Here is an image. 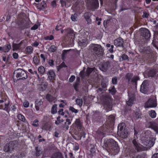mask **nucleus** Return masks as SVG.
<instances>
[{
  "instance_id": "obj_61",
  "label": "nucleus",
  "mask_w": 158,
  "mask_h": 158,
  "mask_svg": "<svg viewBox=\"0 0 158 158\" xmlns=\"http://www.w3.org/2000/svg\"><path fill=\"white\" fill-rule=\"evenodd\" d=\"M38 28V26L37 25L35 24L31 28V30H35L37 29Z\"/></svg>"
},
{
  "instance_id": "obj_42",
  "label": "nucleus",
  "mask_w": 158,
  "mask_h": 158,
  "mask_svg": "<svg viewBox=\"0 0 158 158\" xmlns=\"http://www.w3.org/2000/svg\"><path fill=\"white\" fill-rule=\"evenodd\" d=\"M33 60L34 63L35 64H39V63L40 62L37 56H34L33 57Z\"/></svg>"
},
{
  "instance_id": "obj_28",
  "label": "nucleus",
  "mask_w": 158,
  "mask_h": 158,
  "mask_svg": "<svg viewBox=\"0 0 158 158\" xmlns=\"http://www.w3.org/2000/svg\"><path fill=\"white\" fill-rule=\"evenodd\" d=\"M12 47L13 50L14 51L19 49L20 47V44H16L14 43L12 44Z\"/></svg>"
},
{
  "instance_id": "obj_32",
  "label": "nucleus",
  "mask_w": 158,
  "mask_h": 158,
  "mask_svg": "<svg viewBox=\"0 0 158 158\" xmlns=\"http://www.w3.org/2000/svg\"><path fill=\"white\" fill-rule=\"evenodd\" d=\"M76 103L80 106H82L83 102L82 99L81 98H77L76 99Z\"/></svg>"
},
{
  "instance_id": "obj_31",
  "label": "nucleus",
  "mask_w": 158,
  "mask_h": 158,
  "mask_svg": "<svg viewBox=\"0 0 158 158\" xmlns=\"http://www.w3.org/2000/svg\"><path fill=\"white\" fill-rule=\"evenodd\" d=\"M35 150L36 151L35 153L36 156H39L41 154L42 152L40 148H39L38 147H36Z\"/></svg>"
},
{
  "instance_id": "obj_16",
  "label": "nucleus",
  "mask_w": 158,
  "mask_h": 158,
  "mask_svg": "<svg viewBox=\"0 0 158 158\" xmlns=\"http://www.w3.org/2000/svg\"><path fill=\"white\" fill-rule=\"evenodd\" d=\"M118 135L123 138H126L128 134V131L127 129H124L120 132H118Z\"/></svg>"
},
{
  "instance_id": "obj_27",
  "label": "nucleus",
  "mask_w": 158,
  "mask_h": 158,
  "mask_svg": "<svg viewBox=\"0 0 158 158\" xmlns=\"http://www.w3.org/2000/svg\"><path fill=\"white\" fill-rule=\"evenodd\" d=\"M46 98L47 100L50 102H54L56 100V98L54 97L49 94H47Z\"/></svg>"
},
{
  "instance_id": "obj_33",
  "label": "nucleus",
  "mask_w": 158,
  "mask_h": 158,
  "mask_svg": "<svg viewBox=\"0 0 158 158\" xmlns=\"http://www.w3.org/2000/svg\"><path fill=\"white\" fill-rule=\"evenodd\" d=\"M95 152V147L93 145H92V147H91L90 149L89 150V152H90L89 155H90L91 156H93Z\"/></svg>"
},
{
  "instance_id": "obj_5",
  "label": "nucleus",
  "mask_w": 158,
  "mask_h": 158,
  "mask_svg": "<svg viewBox=\"0 0 158 158\" xmlns=\"http://www.w3.org/2000/svg\"><path fill=\"white\" fill-rule=\"evenodd\" d=\"M133 146L137 152L144 151L146 149L144 146L138 143L135 139H133L132 141Z\"/></svg>"
},
{
  "instance_id": "obj_22",
  "label": "nucleus",
  "mask_w": 158,
  "mask_h": 158,
  "mask_svg": "<svg viewBox=\"0 0 158 158\" xmlns=\"http://www.w3.org/2000/svg\"><path fill=\"white\" fill-rule=\"evenodd\" d=\"M48 74L49 79L51 80L54 79L55 75V73L52 70H49Z\"/></svg>"
},
{
  "instance_id": "obj_21",
  "label": "nucleus",
  "mask_w": 158,
  "mask_h": 158,
  "mask_svg": "<svg viewBox=\"0 0 158 158\" xmlns=\"http://www.w3.org/2000/svg\"><path fill=\"white\" fill-rule=\"evenodd\" d=\"M43 104V102L41 100H37L35 101V107L37 110H39Z\"/></svg>"
},
{
  "instance_id": "obj_12",
  "label": "nucleus",
  "mask_w": 158,
  "mask_h": 158,
  "mask_svg": "<svg viewBox=\"0 0 158 158\" xmlns=\"http://www.w3.org/2000/svg\"><path fill=\"white\" fill-rule=\"evenodd\" d=\"M87 40L85 37L80 38L78 40V44L81 46H85L87 45Z\"/></svg>"
},
{
  "instance_id": "obj_56",
  "label": "nucleus",
  "mask_w": 158,
  "mask_h": 158,
  "mask_svg": "<svg viewBox=\"0 0 158 158\" xmlns=\"http://www.w3.org/2000/svg\"><path fill=\"white\" fill-rule=\"evenodd\" d=\"M80 75L82 78H84L85 77L84 72L83 71H82L80 72Z\"/></svg>"
},
{
  "instance_id": "obj_44",
  "label": "nucleus",
  "mask_w": 158,
  "mask_h": 158,
  "mask_svg": "<svg viewBox=\"0 0 158 158\" xmlns=\"http://www.w3.org/2000/svg\"><path fill=\"white\" fill-rule=\"evenodd\" d=\"M77 15L76 14H74L73 15H72L71 16V19L73 21H76L77 19Z\"/></svg>"
},
{
  "instance_id": "obj_43",
  "label": "nucleus",
  "mask_w": 158,
  "mask_h": 158,
  "mask_svg": "<svg viewBox=\"0 0 158 158\" xmlns=\"http://www.w3.org/2000/svg\"><path fill=\"white\" fill-rule=\"evenodd\" d=\"M24 156V153L23 152H19L17 155H16V157L17 158H23Z\"/></svg>"
},
{
  "instance_id": "obj_6",
  "label": "nucleus",
  "mask_w": 158,
  "mask_h": 158,
  "mask_svg": "<svg viewBox=\"0 0 158 158\" xmlns=\"http://www.w3.org/2000/svg\"><path fill=\"white\" fill-rule=\"evenodd\" d=\"M104 107L106 108L107 111L110 110L112 108L111 99L109 97H106L103 101Z\"/></svg>"
},
{
  "instance_id": "obj_57",
  "label": "nucleus",
  "mask_w": 158,
  "mask_h": 158,
  "mask_svg": "<svg viewBox=\"0 0 158 158\" xmlns=\"http://www.w3.org/2000/svg\"><path fill=\"white\" fill-rule=\"evenodd\" d=\"M29 105V103L27 101H26L23 103V106L25 107H27Z\"/></svg>"
},
{
  "instance_id": "obj_45",
  "label": "nucleus",
  "mask_w": 158,
  "mask_h": 158,
  "mask_svg": "<svg viewBox=\"0 0 158 158\" xmlns=\"http://www.w3.org/2000/svg\"><path fill=\"white\" fill-rule=\"evenodd\" d=\"M110 92L112 94H114L116 92V90L114 86L111 88V89H109V90Z\"/></svg>"
},
{
  "instance_id": "obj_51",
  "label": "nucleus",
  "mask_w": 158,
  "mask_h": 158,
  "mask_svg": "<svg viewBox=\"0 0 158 158\" xmlns=\"http://www.w3.org/2000/svg\"><path fill=\"white\" fill-rule=\"evenodd\" d=\"M107 83L104 81H102L101 83V85L102 88H105L107 87Z\"/></svg>"
},
{
  "instance_id": "obj_59",
  "label": "nucleus",
  "mask_w": 158,
  "mask_h": 158,
  "mask_svg": "<svg viewBox=\"0 0 158 158\" xmlns=\"http://www.w3.org/2000/svg\"><path fill=\"white\" fill-rule=\"evenodd\" d=\"M9 104V103L8 102L7 104L6 103L5 104V107L4 109V110H6V111H8V106Z\"/></svg>"
},
{
  "instance_id": "obj_37",
  "label": "nucleus",
  "mask_w": 158,
  "mask_h": 158,
  "mask_svg": "<svg viewBox=\"0 0 158 158\" xmlns=\"http://www.w3.org/2000/svg\"><path fill=\"white\" fill-rule=\"evenodd\" d=\"M60 117L59 116L57 118V121H56L55 122L56 124L58 125L64 121V120L63 119H60Z\"/></svg>"
},
{
  "instance_id": "obj_26",
  "label": "nucleus",
  "mask_w": 158,
  "mask_h": 158,
  "mask_svg": "<svg viewBox=\"0 0 158 158\" xmlns=\"http://www.w3.org/2000/svg\"><path fill=\"white\" fill-rule=\"evenodd\" d=\"M125 123H122L119 124L118 127V132H120L122 131L125 129Z\"/></svg>"
},
{
  "instance_id": "obj_2",
  "label": "nucleus",
  "mask_w": 158,
  "mask_h": 158,
  "mask_svg": "<svg viewBox=\"0 0 158 158\" xmlns=\"http://www.w3.org/2000/svg\"><path fill=\"white\" fill-rule=\"evenodd\" d=\"M89 49L93 54L95 56L100 57L103 55L104 51L101 45L96 44H92Z\"/></svg>"
},
{
  "instance_id": "obj_30",
  "label": "nucleus",
  "mask_w": 158,
  "mask_h": 158,
  "mask_svg": "<svg viewBox=\"0 0 158 158\" xmlns=\"http://www.w3.org/2000/svg\"><path fill=\"white\" fill-rule=\"evenodd\" d=\"M3 51L5 52H8L11 48V45L10 44L5 45L3 47Z\"/></svg>"
},
{
  "instance_id": "obj_1",
  "label": "nucleus",
  "mask_w": 158,
  "mask_h": 158,
  "mask_svg": "<svg viewBox=\"0 0 158 158\" xmlns=\"http://www.w3.org/2000/svg\"><path fill=\"white\" fill-rule=\"evenodd\" d=\"M19 145V143L17 141H10L5 145L3 148L4 151L9 153H11L17 149Z\"/></svg>"
},
{
  "instance_id": "obj_25",
  "label": "nucleus",
  "mask_w": 158,
  "mask_h": 158,
  "mask_svg": "<svg viewBox=\"0 0 158 158\" xmlns=\"http://www.w3.org/2000/svg\"><path fill=\"white\" fill-rule=\"evenodd\" d=\"M114 117L113 115H110L109 116L108 118V120L107 122H110V125L111 126L114 125Z\"/></svg>"
},
{
  "instance_id": "obj_10",
  "label": "nucleus",
  "mask_w": 158,
  "mask_h": 158,
  "mask_svg": "<svg viewBox=\"0 0 158 158\" xmlns=\"http://www.w3.org/2000/svg\"><path fill=\"white\" fill-rule=\"evenodd\" d=\"M155 139L154 138H152L150 139L149 140L145 142L144 143V147L146 149L148 148L153 146L155 143Z\"/></svg>"
},
{
  "instance_id": "obj_35",
  "label": "nucleus",
  "mask_w": 158,
  "mask_h": 158,
  "mask_svg": "<svg viewBox=\"0 0 158 158\" xmlns=\"http://www.w3.org/2000/svg\"><path fill=\"white\" fill-rule=\"evenodd\" d=\"M93 69L92 68H88L86 69L85 76H88L93 71Z\"/></svg>"
},
{
  "instance_id": "obj_29",
  "label": "nucleus",
  "mask_w": 158,
  "mask_h": 158,
  "mask_svg": "<svg viewBox=\"0 0 158 158\" xmlns=\"http://www.w3.org/2000/svg\"><path fill=\"white\" fill-rule=\"evenodd\" d=\"M33 48L31 46H29L26 47L25 49V52L27 54H31L33 51Z\"/></svg>"
},
{
  "instance_id": "obj_19",
  "label": "nucleus",
  "mask_w": 158,
  "mask_h": 158,
  "mask_svg": "<svg viewBox=\"0 0 158 158\" xmlns=\"http://www.w3.org/2000/svg\"><path fill=\"white\" fill-rule=\"evenodd\" d=\"M91 15V14L88 12L85 13L84 15V18L88 23H90L91 22V20L90 19Z\"/></svg>"
},
{
  "instance_id": "obj_41",
  "label": "nucleus",
  "mask_w": 158,
  "mask_h": 158,
  "mask_svg": "<svg viewBox=\"0 0 158 158\" xmlns=\"http://www.w3.org/2000/svg\"><path fill=\"white\" fill-rule=\"evenodd\" d=\"M40 6L41 9H44L47 6V4L46 2L44 1H43L41 3Z\"/></svg>"
},
{
  "instance_id": "obj_40",
  "label": "nucleus",
  "mask_w": 158,
  "mask_h": 158,
  "mask_svg": "<svg viewBox=\"0 0 158 158\" xmlns=\"http://www.w3.org/2000/svg\"><path fill=\"white\" fill-rule=\"evenodd\" d=\"M133 76V75L132 73H128L126 74V79L129 81L131 79Z\"/></svg>"
},
{
  "instance_id": "obj_63",
  "label": "nucleus",
  "mask_w": 158,
  "mask_h": 158,
  "mask_svg": "<svg viewBox=\"0 0 158 158\" xmlns=\"http://www.w3.org/2000/svg\"><path fill=\"white\" fill-rule=\"evenodd\" d=\"M48 63L50 65L52 66L54 65V61L52 60H49Z\"/></svg>"
},
{
  "instance_id": "obj_23",
  "label": "nucleus",
  "mask_w": 158,
  "mask_h": 158,
  "mask_svg": "<svg viewBox=\"0 0 158 158\" xmlns=\"http://www.w3.org/2000/svg\"><path fill=\"white\" fill-rule=\"evenodd\" d=\"M51 158H64L62 154L60 152L54 153L51 156Z\"/></svg>"
},
{
  "instance_id": "obj_7",
  "label": "nucleus",
  "mask_w": 158,
  "mask_h": 158,
  "mask_svg": "<svg viewBox=\"0 0 158 158\" xmlns=\"http://www.w3.org/2000/svg\"><path fill=\"white\" fill-rule=\"evenodd\" d=\"M109 142L110 143L109 145L111 146L112 150L115 153H118L119 148L117 143L113 139H110Z\"/></svg>"
},
{
  "instance_id": "obj_50",
  "label": "nucleus",
  "mask_w": 158,
  "mask_h": 158,
  "mask_svg": "<svg viewBox=\"0 0 158 158\" xmlns=\"http://www.w3.org/2000/svg\"><path fill=\"white\" fill-rule=\"evenodd\" d=\"M117 77H116L112 78V82L113 84L116 85L117 84Z\"/></svg>"
},
{
  "instance_id": "obj_58",
  "label": "nucleus",
  "mask_w": 158,
  "mask_h": 158,
  "mask_svg": "<svg viewBox=\"0 0 158 158\" xmlns=\"http://www.w3.org/2000/svg\"><path fill=\"white\" fill-rule=\"evenodd\" d=\"M12 56L13 58L15 59H17L18 58V55L15 52L13 53Z\"/></svg>"
},
{
  "instance_id": "obj_11",
  "label": "nucleus",
  "mask_w": 158,
  "mask_h": 158,
  "mask_svg": "<svg viewBox=\"0 0 158 158\" xmlns=\"http://www.w3.org/2000/svg\"><path fill=\"white\" fill-rule=\"evenodd\" d=\"M156 101L155 99H149L146 103V106L147 107H154L156 106Z\"/></svg>"
},
{
  "instance_id": "obj_36",
  "label": "nucleus",
  "mask_w": 158,
  "mask_h": 158,
  "mask_svg": "<svg viewBox=\"0 0 158 158\" xmlns=\"http://www.w3.org/2000/svg\"><path fill=\"white\" fill-rule=\"evenodd\" d=\"M149 114L150 116L152 118H154L156 116V113L155 111L152 110L149 111Z\"/></svg>"
},
{
  "instance_id": "obj_38",
  "label": "nucleus",
  "mask_w": 158,
  "mask_h": 158,
  "mask_svg": "<svg viewBox=\"0 0 158 158\" xmlns=\"http://www.w3.org/2000/svg\"><path fill=\"white\" fill-rule=\"evenodd\" d=\"M38 70L39 72L42 74H44L45 71V68L43 66L40 67L38 68Z\"/></svg>"
},
{
  "instance_id": "obj_9",
  "label": "nucleus",
  "mask_w": 158,
  "mask_h": 158,
  "mask_svg": "<svg viewBox=\"0 0 158 158\" xmlns=\"http://www.w3.org/2000/svg\"><path fill=\"white\" fill-rule=\"evenodd\" d=\"M150 31L146 28H143L141 30V35L144 37L145 39L148 40L151 37Z\"/></svg>"
},
{
  "instance_id": "obj_34",
  "label": "nucleus",
  "mask_w": 158,
  "mask_h": 158,
  "mask_svg": "<svg viewBox=\"0 0 158 158\" xmlns=\"http://www.w3.org/2000/svg\"><path fill=\"white\" fill-rule=\"evenodd\" d=\"M57 106L56 104H54L51 110V112L52 114H54L57 112Z\"/></svg>"
},
{
  "instance_id": "obj_20",
  "label": "nucleus",
  "mask_w": 158,
  "mask_h": 158,
  "mask_svg": "<svg viewBox=\"0 0 158 158\" xmlns=\"http://www.w3.org/2000/svg\"><path fill=\"white\" fill-rule=\"evenodd\" d=\"M156 73V71L154 69L150 70L148 72L147 75L148 77H154Z\"/></svg>"
},
{
  "instance_id": "obj_39",
  "label": "nucleus",
  "mask_w": 158,
  "mask_h": 158,
  "mask_svg": "<svg viewBox=\"0 0 158 158\" xmlns=\"http://www.w3.org/2000/svg\"><path fill=\"white\" fill-rule=\"evenodd\" d=\"M56 48L55 46L52 45L51 46L48 50L51 52H54L56 51Z\"/></svg>"
},
{
  "instance_id": "obj_60",
  "label": "nucleus",
  "mask_w": 158,
  "mask_h": 158,
  "mask_svg": "<svg viewBox=\"0 0 158 158\" xmlns=\"http://www.w3.org/2000/svg\"><path fill=\"white\" fill-rule=\"evenodd\" d=\"M63 111V109H61L58 111V113L59 114L61 115H64V113Z\"/></svg>"
},
{
  "instance_id": "obj_53",
  "label": "nucleus",
  "mask_w": 158,
  "mask_h": 158,
  "mask_svg": "<svg viewBox=\"0 0 158 158\" xmlns=\"http://www.w3.org/2000/svg\"><path fill=\"white\" fill-rule=\"evenodd\" d=\"M96 20L98 22L97 23L98 25H100L101 24L100 21L102 20V19L101 18H98V17H96Z\"/></svg>"
},
{
  "instance_id": "obj_48",
  "label": "nucleus",
  "mask_w": 158,
  "mask_h": 158,
  "mask_svg": "<svg viewBox=\"0 0 158 158\" xmlns=\"http://www.w3.org/2000/svg\"><path fill=\"white\" fill-rule=\"evenodd\" d=\"M18 118L19 119L25 122L26 120L24 116L21 114H19L18 115Z\"/></svg>"
},
{
  "instance_id": "obj_47",
  "label": "nucleus",
  "mask_w": 158,
  "mask_h": 158,
  "mask_svg": "<svg viewBox=\"0 0 158 158\" xmlns=\"http://www.w3.org/2000/svg\"><path fill=\"white\" fill-rule=\"evenodd\" d=\"M69 110L72 112L74 113H77L78 112V110L75 109L72 106H70L69 107Z\"/></svg>"
},
{
  "instance_id": "obj_15",
  "label": "nucleus",
  "mask_w": 158,
  "mask_h": 158,
  "mask_svg": "<svg viewBox=\"0 0 158 158\" xmlns=\"http://www.w3.org/2000/svg\"><path fill=\"white\" fill-rule=\"evenodd\" d=\"M110 66V63L109 61H106L103 62L100 68L101 70L103 71H106L108 68Z\"/></svg>"
},
{
  "instance_id": "obj_54",
  "label": "nucleus",
  "mask_w": 158,
  "mask_h": 158,
  "mask_svg": "<svg viewBox=\"0 0 158 158\" xmlns=\"http://www.w3.org/2000/svg\"><path fill=\"white\" fill-rule=\"evenodd\" d=\"M75 77L74 76H72L69 79V81L70 82H73L75 79Z\"/></svg>"
},
{
  "instance_id": "obj_4",
  "label": "nucleus",
  "mask_w": 158,
  "mask_h": 158,
  "mask_svg": "<svg viewBox=\"0 0 158 158\" xmlns=\"http://www.w3.org/2000/svg\"><path fill=\"white\" fill-rule=\"evenodd\" d=\"M87 5L90 9H96L99 7L98 0H87Z\"/></svg>"
},
{
  "instance_id": "obj_55",
  "label": "nucleus",
  "mask_w": 158,
  "mask_h": 158,
  "mask_svg": "<svg viewBox=\"0 0 158 158\" xmlns=\"http://www.w3.org/2000/svg\"><path fill=\"white\" fill-rule=\"evenodd\" d=\"M122 58L123 60H126L128 58V57L126 55L123 54L122 56Z\"/></svg>"
},
{
  "instance_id": "obj_18",
  "label": "nucleus",
  "mask_w": 158,
  "mask_h": 158,
  "mask_svg": "<svg viewBox=\"0 0 158 158\" xmlns=\"http://www.w3.org/2000/svg\"><path fill=\"white\" fill-rule=\"evenodd\" d=\"M65 31L67 32L69 36H71V39L72 41H73L75 38V33L73 31L69 28L65 30Z\"/></svg>"
},
{
  "instance_id": "obj_46",
  "label": "nucleus",
  "mask_w": 158,
  "mask_h": 158,
  "mask_svg": "<svg viewBox=\"0 0 158 158\" xmlns=\"http://www.w3.org/2000/svg\"><path fill=\"white\" fill-rule=\"evenodd\" d=\"M143 14L142 15V17L143 18H148V17L149 14L148 12L144 11L143 12Z\"/></svg>"
},
{
  "instance_id": "obj_64",
  "label": "nucleus",
  "mask_w": 158,
  "mask_h": 158,
  "mask_svg": "<svg viewBox=\"0 0 158 158\" xmlns=\"http://www.w3.org/2000/svg\"><path fill=\"white\" fill-rule=\"evenodd\" d=\"M61 6H66V2L65 1H60Z\"/></svg>"
},
{
  "instance_id": "obj_24",
  "label": "nucleus",
  "mask_w": 158,
  "mask_h": 158,
  "mask_svg": "<svg viewBox=\"0 0 158 158\" xmlns=\"http://www.w3.org/2000/svg\"><path fill=\"white\" fill-rule=\"evenodd\" d=\"M76 126L79 130H81L82 126L80 121L79 119H77L75 121Z\"/></svg>"
},
{
  "instance_id": "obj_62",
  "label": "nucleus",
  "mask_w": 158,
  "mask_h": 158,
  "mask_svg": "<svg viewBox=\"0 0 158 158\" xmlns=\"http://www.w3.org/2000/svg\"><path fill=\"white\" fill-rule=\"evenodd\" d=\"M51 5L53 7H55L56 6V1L55 0L53 1L51 3Z\"/></svg>"
},
{
  "instance_id": "obj_8",
  "label": "nucleus",
  "mask_w": 158,
  "mask_h": 158,
  "mask_svg": "<svg viewBox=\"0 0 158 158\" xmlns=\"http://www.w3.org/2000/svg\"><path fill=\"white\" fill-rule=\"evenodd\" d=\"M148 81L147 80L144 81L141 86L140 92L146 94L148 91Z\"/></svg>"
},
{
  "instance_id": "obj_13",
  "label": "nucleus",
  "mask_w": 158,
  "mask_h": 158,
  "mask_svg": "<svg viewBox=\"0 0 158 158\" xmlns=\"http://www.w3.org/2000/svg\"><path fill=\"white\" fill-rule=\"evenodd\" d=\"M129 100L126 102L127 104L129 106H131L133 104V102L135 99L134 94L131 93H128Z\"/></svg>"
},
{
  "instance_id": "obj_52",
  "label": "nucleus",
  "mask_w": 158,
  "mask_h": 158,
  "mask_svg": "<svg viewBox=\"0 0 158 158\" xmlns=\"http://www.w3.org/2000/svg\"><path fill=\"white\" fill-rule=\"evenodd\" d=\"M139 79V77L136 76L132 78L131 81L135 82V83L136 82V81Z\"/></svg>"
},
{
  "instance_id": "obj_17",
  "label": "nucleus",
  "mask_w": 158,
  "mask_h": 158,
  "mask_svg": "<svg viewBox=\"0 0 158 158\" xmlns=\"http://www.w3.org/2000/svg\"><path fill=\"white\" fill-rule=\"evenodd\" d=\"M144 53L145 55L148 56V58H150L151 57V53L152 50L150 47H147L144 49Z\"/></svg>"
},
{
  "instance_id": "obj_14",
  "label": "nucleus",
  "mask_w": 158,
  "mask_h": 158,
  "mask_svg": "<svg viewBox=\"0 0 158 158\" xmlns=\"http://www.w3.org/2000/svg\"><path fill=\"white\" fill-rule=\"evenodd\" d=\"M123 39L119 37L114 40V43L115 45L117 47H123Z\"/></svg>"
},
{
  "instance_id": "obj_49",
  "label": "nucleus",
  "mask_w": 158,
  "mask_h": 158,
  "mask_svg": "<svg viewBox=\"0 0 158 158\" xmlns=\"http://www.w3.org/2000/svg\"><path fill=\"white\" fill-rule=\"evenodd\" d=\"M38 120L36 119L33 122L32 125L34 127H36L39 126V124L38 123Z\"/></svg>"
},
{
  "instance_id": "obj_3",
  "label": "nucleus",
  "mask_w": 158,
  "mask_h": 158,
  "mask_svg": "<svg viewBox=\"0 0 158 158\" xmlns=\"http://www.w3.org/2000/svg\"><path fill=\"white\" fill-rule=\"evenodd\" d=\"M27 78V73L23 69H18L14 73L13 79L15 81L19 80L26 79Z\"/></svg>"
}]
</instances>
